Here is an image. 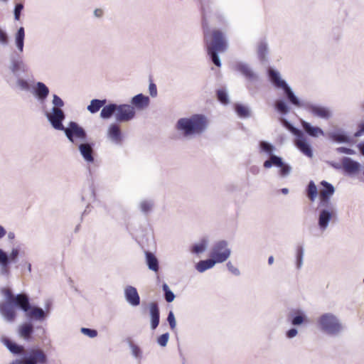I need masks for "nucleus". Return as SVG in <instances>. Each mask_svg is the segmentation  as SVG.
I'll list each match as a JSON object with an SVG mask.
<instances>
[{
	"instance_id": "nucleus-51",
	"label": "nucleus",
	"mask_w": 364,
	"mask_h": 364,
	"mask_svg": "<svg viewBox=\"0 0 364 364\" xmlns=\"http://www.w3.org/2000/svg\"><path fill=\"white\" fill-rule=\"evenodd\" d=\"M9 36L7 33L0 28V44L5 46L9 44Z\"/></svg>"
},
{
	"instance_id": "nucleus-50",
	"label": "nucleus",
	"mask_w": 364,
	"mask_h": 364,
	"mask_svg": "<svg viewBox=\"0 0 364 364\" xmlns=\"http://www.w3.org/2000/svg\"><path fill=\"white\" fill-rule=\"evenodd\" d=\"M23 9V4L22 3H18L15 5L14 11L15 20L18 21L20 19L21 14Z\"/></svg>"
},
{
	"instance_id": "nucleus-43",
	"label": "nucleus",
	"mask_w": 364,
	"mask_h": 364,
	"mask_svg": "<svg viewBox=\"0 0 364 364\" xmlns=\"http://www.w3.org/2000/svg\"><path fill=\"white\" fill-rule=\"evenodd\" d=\"M275 108L282 114H287L289 112V107L282 100H279L275 102Z\"/></svg>"
},
{
	"instance_id": "nucleus-14",
	"label": "nucleus",
	"mask_w": 364,
	"mask_h": 364,
	"mask_svg": "<svg viewBox=\"0 0 364 364\" xmlns=\"http://www.w3.org/2000/svg\"><path fill=\"white\" fill-rule=\"evenodd\" d=\"M294 143L296 147L306 156L311 158L313 151L311 145L307 141L303 132H300L295 136Z\"/></svg>"
},
{
	"instance_id": "nucleus-49",
	"label": "nucleus",
	"mask_w": 364,
	"mask_h": 364,
	"mask_svg": "<svg viewBox=\"0 0 364 364\" xmlns=\"http://www.w3.org/2000/svg\"><path fill=\"white\" fill-rule=\"evenodd\" d=\"M218 100L224 105H227L229 102V98L227 92L225 90H218L217 91Z\"/></svg>"
},
{
	"instance_id": "nucleus-56",
	"label": "nucleus",
	"mask_w": 364,
	"mask_h": 364,
	"mask_svg": "<svg viewBox=\"0 0 364 364\" xmlns=\"http://www.w3.org/2000/svg\"><path fill=\"white\" fill-rule=\"evenodd\" d=\"M17 85L22 90H28L30 89V85L28 82L23 79L18 77L17 80Z\"/></svg>"
},
{
	"instance_id": "nucleus-31",
	"label": "nucleus",
	"mask_w": 364,
	"mask_h": 364,
	"mask_svg": "<svg viewBox=\"0 0 364 364\" xmlns=\"http://www.w3.org/2000/svg\"><path fill=\"white\" fill-rule=\"evenodd\" d=\"M25 30L23 27H20L15 34V44L20 53L23 51L24 48Z\"/></svg>"
},
{
	"instance_id": "nucleus-7",
	"label": "nucleus",
	"mask_w": 364,
	"mask_h": 364,
	"mask_svg": "<svg viewBox=\"0 0 364 364\" xmlns=\"http://www.w3.org/2000/svg\"><path fill=\"white\" fill-rule=\"evenodd\" d=\"M220 246H218L214 252L210 253V259L205 260H200L196 264V269L199 272H203L205 270L212 268L216 263H222L226 261L228 258V252L220 254L218 252Z\"/></svg>"
},
{
	"instance_id": "nucleus-21",
	"label": "nucleus",
	"mask_w": 364,
	"mask_h": 364,
	"mask_svg": "<svg viewBox=\"0 0 364 364\" xmlns=\"http://www.w3.org/2000/svg\"><path fill=\"white\" fill-rule=\"evenodd\" d=\"M26 316L30 320L43 321L46 316V314L43 309L38 306L31 307L28 311H25Z\"/></svg>"
},
{
	"instance_id": "nucleus-13",
	"label": "nucleus",
	"mask_w": 364,
	"mask_h": 364,
	"mask_svg": "<svg viewBox=\"0 0 364 364\" xmlns=\"http://www.w3.org/2000/svg\"><path fill=\"white\" fill-rule=\"evenodd\" d=\"M321 185L323 187V189L320 192V202L319 204L325 205V204H333L330 199V197L334 193L335 188L333 186L326 181H322L321 182Z\"/></svg>"
},
{
	"instance_id": "nucleus-22",
	"label": "nucleus",
	"mask_w": 364,
	"mask_h": 364,
	"mask_svg": "<svg viewBox=\"0 0 364 364\" xmlns=\"http://www.w3.org/2000/svg\"><path fill=\"white\" fill-rule=\"evenodd\" d=\"M150 102L149 97L140 93L134 96L131 100V103L138 109H144L146 108Z\"/></svg>"
},
{
	"instance_id": "nucleus-24",
	"label": "nucleus",
	"mask_w": 364,
	"mask_h": 364,
	"mask_svg": "<svg viewBox=\"0 0 364 364\" xmlns=\"http://www.w3.org/2000/svg\"><path fill=\"white\" fill-rule=\"evenodd\" d=\"M342 166L343 169L349 173L357 172L360 168V164L349 157L343 158Z\"/></svg>"
},
{
	"instance_id": "nucleus-40",
	"label": "nucleus",
	"mask_w": 364,
	"mask_h": 364,
	"mask_svg": "<svg viewBox=\"0 0 364 364\" xmlns=\"http://www.w3.org/2000/svg\"><path fill=\"white\" fill-rule=\"evenodd\" d=\"M235 109V112L240 117L247 118L250 116V110L248 108L240 104H236Z\"/></svg>"
},
{
	"instance_id": "nucleus-34",
	"label": "nucleus",
	"mask_w": 364,
	"mask_h": 364,
	"mask_svg": "<svg viewBox=\"0 0 364 364\" xmlns=\"http://www.w3.org/2000/svg\"><path fill=\"white\" fill-rule=\"evenodd\" d=\"M283 165V160L280 156H278L277 155H274V154H272L269 155V159L268 160H266L264 162V167L266 168H269L272 166H281Z\"/></svg>"
},
{
	"instance_id": "nucleus-45",
	"label": "nucleus",
	"mask_w": 364,
	"mask_h": 364,
	"mask_svg": "<svg viewBox=\"0 0 364 364\" xmlns=\"http://www.w3.org/2000/svg\"><path fill=\"white\" fill-rule=\"evenodd\" d=\"M208 245V240L206 239H203L200 243L195 244L192 247V252L196 254H200L204 252Z\"/></svg>"
},
{
	"instance_id": "nucleus-36",
	"label": "nucleus",
	"mask_w": 364,
	"mask_h": 364,
	"mask_svg": "<svg viewBox=\"0 0 364 364\" xmlns=\"http://www.w3.org/2000/svg\"><path fill=\"white\" fill-rule=\"evenodd\" d=\"M267 53H268L267 44L264 41L260 42L258 46V48H257V55H258V58L261 62L267 61Z\"/></svg>"
},
{
	"instance_id": "nucleus-17",
	"label": "nucleus",
	"mask_w": 364,
	"mask_h": 364,
	"mask_svg": "<svg viewBox=\"0 0 364 364\" xmlns=\"http://www.w3.org/2000/svg\"><path fill=\"white\" fill-rule=\"evenodd\" d=\"M93 146L92 143L84 142L78 146V149L80 154L85 161L87 163H92L94 161L93 156Z\"/></svg>"
},
{
	"instance_id": "nucleus-23",
	"label": "nucleus",
	"mask_w": 364,
	"mask_h": 364,
	"mask_svg": "<svg viewBox=\"0 0 364 364\" xmlns=\"http://www.w3.org/2000/svg\"><path fill=\"white\" fill-rule=\"evenodd\" d=\"M306 107L309 109L314 115L321 118L328 119L331 117L330 111L324 107L307 104Z\"/></svg>"
},
{
	"instance_id": "nucleus-19",
	"label": "nucleus",
	"mask_w": 364,
	"mask_h": 364,
	"mask_svg": "<svg viewBox=\"0 0 364 364\" xmlns=\"http://www.w3.org/2000/svg\"><path fill=\"white\" fill-rule=\"evenodd\" d=\"M235 70L240 72L250 81H254L257 79V75L252 70L247 63L242 62L236 63L235 65Z\"/></svg>"
},
{
	"instance_id": "nucleus-8",
	"label": "nucleus",
	"mask_w": 364,
	"mask_h": 364,
	"mask_svg": "<svg viewBox=\"0 0 364 364\" xmlns=\"http://www.w3.org/2000/svg\"><path fill=\"white\" fill-rule=\"evenodd\" d=\"M22 364H46L47 355L41 348H30L25 351L21 358Z\"/></svg>"
},
{
	"instance_id": "nucleus-44",
	"label": "nucleus",
	"mask_w": 364,
	"mask_h": 364,
	"mask_svg": "<svg viewBox=\"0 0 364 364\" xmlns=\"http://www.w3.org/2000/svg\"><path fill=\"white\" fill-rule=\"evenodd\" d=\"M220 246V248L218 249V252H219L220 254H222V253H224V252H228V257H230V253H231V251H230V249H229L228 247V242L225 240H221V241H219L217 243L215 244L213 250H212V252H214L215 250L216 249V247L218 246Z\"/></svg>"
},
{
	"instance_id": "nucleus-30",
	"label": "nucleus",
	"mask_w": 364,
	"mask_h": 364,
	"mask_svg": "<svg viewBox=\"0 0 364 364\" xmlns=\"http://www.w3.org/2000/svg\"><path fill=\"white\" fill-rule=\"evenodd\" d=\"M9 257L6 252L0 249V267L1 273L3 275H7L9 273Z\"/></svg>"
},
{
	"instance_id": "nucleus-28",
	"label": "nucleus",
	"mask_w": 364,
	"mask_h": 364,
	"mask_svg": "<svg viewBox=\"0 0 364 364\" xmlns=\"http://www.w3.org/2000/svg\"><path fill=\"white\" fill-rule=\"evenodd\" d=\"M4 344L7 347V348L14 354L16 355H21L23 356L26 350L23 346L21 345H18L17 343L11 341L9 339L4 340Z\"/></svg>"
},
{
	"instance_id": "nucleus-54",
	"label": "nucleus",
	"mask_w": 364,
	"mask_h": 364,
	"mask_svg": "<svg viewBox=\"0 0 364 364\" xmlns=\"http://www.w3.org/2000/svg\"><path fill=\"white\" fill-rule=\"evenodd\" d=\"M52 103L54 105L53 107L55 108L60 109L62 107L64 106V102L57 95H53Z\"/></svg>"
},
{
	"instance_id": "nucleus-42",
	"label": "nucleus",
	"mask_w": 364,
	"mask_h": 364,
	"mask_svg": "<svg viewBox=\"0 0 364 364\" xmlns=\"http://www.w3.org/2000/svg\"><path fill=\"white\" fill-rule=\"evenodd\" d=\"M260 151L270 155L273 154L275 150V147L270 143L266 141H262L259 142Z\"/></svg>"
},
{
	"instance_id": "nucleus-63",
	"label": "nucleus",
	"mask_w": 364,
	"mask_h": 364,
	"mask_svg": "<svg viewBox=\"0 0 364 364\" xmlns=\"http://www.w3.org/2000/svg\"><path fill=\"white\" fill-rule=\"evenodd\" d=\"M358 127V130L354 134L355 137H358L364 134V122L360 124Z\"/></svg>"
},
{
	"instance_id": "nucleus-61",
	"label": "nucleus",
	"mask_w": 364,
	"mask_h": 364,
	"mask_svg": "<svg viewBox=\"0 0 364 364\" xmlns=\"http://www.w3.org/2000/svg\"><path fill=\"white\" fill-rule=\"evenodd\" d=\"M18 250L17 249H13L10 255H9V263L11 262H16V259H17V257L18 256Z\"/></svg>"
},
{
	"instance_id": "nucleus-25",
	"label": "nucleus",
	"mask_w": 364,
	"mask_h": 364,
	"mask_svg": "<svg viewBox=\"0 0 364 364\" xmlns=\"http://www.w3.org/2000/svg\"><path fill=\"white\" fill-rule=\"evenodd\" d=\"M33 333V326L31 323H24L19 326V336L24 340L29 341Z\"/></svg>"
},
{
	"instance_id": "nucleus-58",
	"label": "nucleus",
	"mask_w": 364,
	"mask_h": 364,
	"mask_svg": "<svg viewBox=\"0 0 364 364\" xmlns=\"http://www.w3.org/2000/svg\"><path fill=\"white\" fill-rule=\"evenodd\" d=\"M336 151L338 153H343L348 155H353L355 154V151L353 149L343 146L337 148Z\"/></svg>"
},
{
	"instance_id": "nucleus-29",
	"label": "nucleus",
	"mask_w": 364,
	"mask_h": 364,
	"mask_svg": "<svg viewBox=\"0 0 364 364\" xmlns=\"http://www.w3.org/2000/svg\"><path fill=\"white\" fill-rule=\"evenodd\" d=\"M146 262L149 269L154 272H158L159 269V261L156 256L151 252L146 251L145 252Z\"/></svg>"
},
{
	"instance_id": "nucleus-52",
	"label": "nucleus",
	"mask_w": 364,
	"mask_h": 364,
	"mask_svg": "<svg viewBox=\"0 0 364 364\" xmlns=\"http://www.w3.org/2000/svg\"><path fill=\"white\" fill-rule=\"evenodd\" d=\"M169 338V334L168 333H165L162 335H161L158 339L157 343L159 346L162 347H165L167 345L168 341Z\"/></svg>"
},
{
	"instance_id": "nucleus-35",
	"label": "nucleus",
	"mask_w": 364,
	"mask_h": 364,
	"mask_svg": "<svg viewBox=\"0 0 364 364\" xmlns=\"http://www.w3.org/2000/svg\"><path fill=\"white\" fill-rule=\"evenodd\" d=\"M107 102L106 100H98L94 99L92 100L90 104L87 106V110L92 113L97 112L101 107H102Z\"/></svg>"
},
{
	"instance_id": "nucleus-33",
	"label": "nucleus",
	"mask_w": 364,
	"mask_h": 364,
	"mask_svg": "<svg viewBox=\"0 0 364 364\" xmlns=\"http://www.w3.org/2000/svg\"><path fill=\"white\" fill-rule=\"evenodd\" d=\"M117 104L110 103L104 105L100 112V117L102 119H109L112 115L116 114Z\"/></svg>"
},
{
	"instance_id": "nucleus-57",
	"label": "nucleus",
	"mask_w": 364,
	"mask_h": 364,
	"mask_svg": "<svg viewBox=\"0 0 364 364\" xmlns=\"http://www.w3.org/2000/svg\"><path fill=\"white\" fill-rule=\"evenodd\" d=\"M167 321L170 325V328L173 330L176 328V322L173 311H170L168 314Z\"/></svg>"
},
{
	"instance_id": "nucleus-37",
	"label": "nucleus",
	"mask_w": 364,
	"mask_h": 364,
	"mask_svg": "<svg viewBox=\"0 0 364 364\" xmlns=\"http://www.w3.org/2000/svg\"><path fill=\"white\" fill-rule=\"evenodd\" d=\"M290 316L291 317V323L294 326H299L303 323L304 321L305 316L302 312L298 311L294 314H291Z\"/></svg>"
},
{
	"instance_id": "nucleus-12",
	"label": "nucleus",
	"mask_w": 364,
	"mask_h": 364,
	"mask_svg": "<svg viewBox=\"0 0 364 364\" xmlns=\"http://www.w3.org/2000/svg\"><path fill=\"white\" fill-rule=\"evenodd\" d=\"M46 116L54 129L61 131L64 129L63 121L65 118V114L61 109L53 107L50 113L46 112Z\"/></svg>"
},
{
	"instance_id": "nucleus-46",
	"label": "nucleus",
	"mask_w": 364,
	"mask_h": 364,
	"mask_svg": "<svg viewBox=\"0 0 364 364\" xmlns=\"http://www.w3.org/2000/svg\"><path fill=\"white\" fill-rule=\"evenodd\" d=\"M162 289L164 291V298H165L166 301L168 303L172 302L175 299V294L169 289L168 284L164 283L162 285Z\"/></svg>"
},
{
	"instance_id": "nucleus-9",
	"label": "nucleus",
	"mask_w": 364,
	"mask_h": 364,
	"mask_svg": "<svg viewBox=\"0 0 364 364\" xmlns=\"http://www.w3.org/2000/svg\"><path fill=\"white\" fill-rule=\"evenodd\" d=\"M62 131L64 132L68 139L72 143L75 142V138L81 141H85L87 139L85 130L75 122H70L68 127H64V129Z\"/></svg>"
},
{
	"instance_id": "nucleus-48",
	"label": "nucleus",
	"mask_w": 364,
	"mask_h": 364,
	"mask_svg": "<svg viewBox=\"0 0 364 364\" xmlns=\"http://www.w3.org/2000/svg\"><path fill=\"white\" fill-rule=\"evenodd\" d=\"M154 203L151 200H143L140 203V209L142 213L147 214L151 211Z\"/></svg>"
},
{
	"instance_id": "nucleus-6",
	"label": "nucleus",
	"mask_w": 364,
	"mask_h": 364,
	"mask_svg": "<svg viewBox=\"0 0 364 364\" xmlns=\"http://www.w3.org/2000/svg\"><path fill=\"white\" fill-rule=\"evenodd\" d=\"M321 328L328 334L335 335L339 333L342 326L338 318L332 314H323L318 321Z\"/></svg>"
},
{
	"instance_id": "nucleus-18",
	"label": "nucleus",
	"mask_w": 364,
	"mask_h": 364,
	"mask_svg": "<svg viewBox=\"0 0 364 364\" xmlns=\"http://www.w3.org/2000/svg\"><path fill=\"white\" fill-rule=\"evenodd\" d=\"M127 301L132 306H136L140 304V297L135 287L127 286L124 289Z\"/></svg>"
},
{
	"instance_id": "nucleus-1",
	"label": "nucleus",
	"mask_w": 364,
	"mask_h": 364,
	"mask_svg": "<svg viewBox=\"0 0 364 364\" xmlns=\"http://www.w3.org/2000/svg\"><path fill=\"white\" fill-rule=\"evenodd\" d=\"M201 7L203 11L204 43L207 48L208 54L214 65L220 67L221 61L218 53L225 52L227 50V43L223 33L220 31L214 30L210 32L205 19V12L203 4Z\"/></svg>"
},
{
	"instance_id": "nucleus-3",
	"label": "nucleus",
	"mask_w": 364,
	"mask_h": 364,
	"mask_svg": "<svg viewBox=\"0 0 364 364\" xmlns=\"http://www.w3.org/2000/svg\"><path fill=\"white\" fill-rule=\"evenodd\" d=\"M268 74L272 84L278 88H282L284 95L289 103L298 107H306V105L301 102L299 99L297 97V96H296L286 81L281 78L279 72L272 68H269Z\"/></svg>"
},
{
	"instance_id": "nucleus-5",
	"label": "nucleus",
	"mask_w": 364,
	"mask_h": 364,
	"mask_svg": "<svg viewBox=\"0 0 364 364\" xmlns=\"http://www.w3.org/2000/svg\"><path fill=\"white\" fill-rule=\"evenodd\" d=\"M1 294L5 296L6 299L12 302L14 306L20 309L23 312L28 311L31 307V303L28 296L26 294L21 293L14 295L9 288H3Z\"/></svg>"
},
{
	"instance_id": "nucleus-4",
	"label": "nucleus",
	"mask_w": 364,
	"mask_h": 364,
	"mask_svg": "<svg viewBox=\"0 0 364 364\" xmlns=\"http://www.w3.org/2000/svg\"><path fill=\"white\" fill-rule=\"evenodd\" d=\"M318 225L321 231L327 229L331 220L337 219V211L334 204H318Z\"/></svg>"
},
{
	"instance_id": "nucleus-16",
	"label": "nucleus",
	"mask_w": 364,
	"mask_h": 364,
	"mask_svg": "<svg viewBox=\"0 0 364 364\" xmlns=\"http://www.w3.org/2000/svg\"><path fill=\"white\" fill-rule=\"evenodd\" d=\"M107 138L117 145L122 144L123 136L119 124L114 123L109 125L107 130Z\"/></svg>"
},
{
	"instance_id": "nucleus-11",
	"label": "nucleus",
	"mask_w": 364,
	"mask_h": 364,
	"mask_svg": "<svg viewBox=\"0 0 364 364\" xmlns=\"http://www.w3.org/2000/svg\"><path fill=\"white\" fill-rule=\"evenodd\" d=\"M9 68L16 77H18L21 73L28 72V66L24 63L18 53H14L10 55Z\"/></svg>"
},
{
	"instance_id": "nucleus-64",
	"label": "nucleus",
	"mask_w": 364,
	"mask_h": 364,
	"mask_svg": "<svg viewBox=\"0 0 364 364\" xmlns=\"http://www.w3.org/2000/svg\"><path fill=\"white\" fill-rule=\"evenodd\" d=\"M327 163L332 166L333 168L336 169H341L343 166H341L339 163L334 162V161H327Z\"/></svg>"
},
{
	"instance_id": "nucleus-60",
	"label": "nucleus",
	"mask_w": 364,
	"mask_h": 364,
	"mask_svg": "<svg viewBox=\"0 0 364 364\" xmlns=\"http://www.w3.org/2000/svg\"><path fill=\"white\" fill-rule=\"evenodd\" d=\"M149 94L152 97H155L157 95L156 86L154 82H150L149 86Z\"/></svg>"
},
{
	"instance_id": "nucleus-15",
	"label": "nucleus",
	"mask_w": 364,
	"mask_h": 364,
	"mask_svg": "<svg viewBox=\"0 0 364 364\" xmlns=\"http://www.w3.org/2000/svg\"><path fill=\"white\" fill-rule=\"evenodd\" d=\"M0 314L8 322H12L16 318L15 306L12 302L6 300L5 302L0 303Z\"/></svg>"
},
{
	"instance_id": "nucleus-10",
	"label": "nucleus",
	"mask_w": 364,
	"mask_h": 364,
	"mask_svg": "<svg viewBox=\"0 0 364 364\" xmlns=\"http://www.w3.org/2000/svg\"><path fill=\"white\" fill-rule=\"evenodd\" d=\"M136 112L133 106L128 104L117 105L115 119L119 122H126L133 119Z\"/></svg>"
},
{
	"instance_id": "nucleus-62",
	"label": "nucleus",
	"mask_w": 364,
	"mask_h": 364,
	"mask_svg": "<svg viewBox=\"0 0 364 364\" xmlns=\"http://www.w3.org/2000/svg\"><path fill=\"white\" fill-rule=\"evenodd\" d=\"M297 333H298L297 329L295 328H292L287 331L286 335H287V338H292L295 337L297 335Z\"/></svg>"
},
{
	"instance_id": "nucleus-41",
	"label": "nucleus",
	"mask_w": 364,
	"mask_h": 364,
	"mask_svg": "<svg viewBox=\"0 0 364 364\" xmlns=\"http://www.w3.org/2000/svg\"><path fill=\"white\" fill-rule=\"evenodd\" d=\"M128 343L132 350V355L140 360L142 358V352L140 348L137 345L134 344L131 340H129Z\"/></svg>"
},
{
	"instance_id": "nucleus-59",
	"label": "nucleus",
	"mask_w": 364,
	"mask_h": 364,
	"mask_svg": "<svg viewBox=\"0 0 364 364\" xmlns=\"http://www.w3.org/2000/svg\"><path fill=\"white\" fill-rule=\"evenodd\" d=\"M227 267H228V270L231 273H232L234 275H236V276L240 275V272L239 269L235 267L230 262H228L227 263Z\"/></svg>"
},
{
	"instance_id": "nucleus-32",
	"label": "nucleus",
	"mask_w": 364,
	"mask_h": 364,
	"mask_svg": "<svg viewBox=\"0 0 364 364\" xmlns=\"http://www.w3.org/2000/svg\"><path fill=\"white\" fill-rule=\"evenodd\" d=\"M330 138L338 143H350V137L342 130H337L329 134Z\"/></svg>"
},
{
	"instance_id": "nucleus-47",
	"label": "nucleus",
	"mask_w": 364,
	"mask_h": 364,
	"mask_svg": "<svg viewBox=\"0 0 364 364\" xmlns=\"http://www.w3.org/2000/svg\"><path fill=\"white\" fill-rule=\"evenodd\" d=\"M304 247L300 245L297 247L296 249V267L297 269H300L303 264V257H304Z\"/></svg>"
},
{
	"instance_id": "nucleus-39",
	"label": "nucleus",
	"mask_w": 364,
	"mask_h": 364,
	"mask_svg": "<svg viewBox=\"0 0 364 364\" xmlns=\"http://www.w3.org/2000/svg\"><path fill=\"white\" fill-rule=\"evenodd\" d=\"M281 122L282 125L290 131L295 136L302 132L301 129L295 127L290 122L284 118H281Z\"/></svg>"
},
{
	"instance_id": "nucleus-53",
	"label": "nucleus",
	"mask_w": 364,
	"mask_h": 364,
	"mask_svg": "<svg viewBox=\"0 0 364 364\" xmlns=\"http://www.w3.org/2000/svg\"><path fill=\"white\" fill-rule=\"evenodd\" d=\"M279 167L281 168L279 174L282 177H285L290 173L291 167L289 164L283 162V165Z\"/></svg>"
},
{
	"instance_id": "nucleus-38",
	"label": "nucleus",
	"mask_w": 364,
	"mask_h": 364,
	"mask_svg": "<svg viewBox=\"0 0 364 364\" xmlns=\"http://www.w3.org/2000/svg\"><path fill=\"white\" fill-rule=\"evenodd\" d=\"M318 194L317 188L316 184L313 181H311L309 183L308 188H307V195L309 199L311 201H314L315 198H316Z\"/></svg>"
},
{
	"instance_id": "nucleus-55",
	"label": "nucleus",
	"mask_w": 364,
	"mask_h": 364,
	"mask_svg": "<svg viewBox=\"0 0 364 364\" xmlns=\"http://www.w3.org/2000/svg\"><path fill=\"white\" fill-rule=\"evenodd\" d=\"M81 332L90 338H95L97 336V331L95 329H91L88 328H82Z\"/></svg>"
},
{
	"instance_id": "nucleus-2",
	"label": "nucleus",
	"mask_w": 364,
	"mask_h": 364,
	"mask_svg": "<svg viewBox=\"0 0 364 364\" xmlns=\"http://www.w3.org/2000/svg\"><path fill=\"white\" fill-rule=\"evenodd\" d=\"M178 131L182 132L184 136L203 132L207 127L206 117L203 114H193L189 118H181L176 126Z\"/></svg>"
},
{
	"instance_id": "nucleus-20",
	"label": "nucleus",
	"mask_w": 364,
	"mask_h": 364,
	"mask_svg": "<svg viewBox=\"0 0 364 364\" xmlns=\"http://www.w3.org/2000/svg\"><path fill=\"white\" fill-rule=\"evenodd\" d=\"M149 314L151 317V328L152 330H154L157 328L160 321V312L157 303H150Z\"/></svg>"
},
{
	"instance_id": "nucleus-27",
	"label": "nucleus",
	"mask_w": 364,
	"mask_h": 364,
	"mask_svg": "<svg viewBox=\"0 0 364 364\" xmlns=\"http://www.w3.org/2000/svg\"><path fill=\"white\" fill-rule=\"evenodd\" d=\"M302 127L304 130L308 134L309 136L313 137H316L318 134L323 135V131L317 127L312 126L310 123L302 121L301 122Z\"/></svg>"
},
{
	"instance_id": "nucleus-26",
	"label": "nucleus",
	"mask_w": 364,
	"mask_h": 364,
	"mask_svg": "<svg viewBox=\"0 0 364 364\" xmlns=\"http://www.w3.org/2000/svg\"><path fill=\"white\" fill-rule=\"evenodd\" d=\"M49 95L48 87L41 82L36 83V87L35 90V95L37 97L39 101L41 102H44Z\"/></svg>"
}]
</instances>
